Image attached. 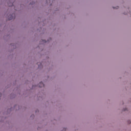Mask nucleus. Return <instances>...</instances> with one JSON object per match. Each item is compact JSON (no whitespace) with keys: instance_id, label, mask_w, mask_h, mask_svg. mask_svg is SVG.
<instances>
[{"instance_id":"f257e3e1","label":"nucleus","mask_w":131,"mask_h":131,"mask_svg":"<svg viewBox=\"0 0 131 131\" xmlns=\"http://www.w3.org/2000/svg\"><path fill=\"white\" fill-rule=\"evenodd\" d=\"M38 86L39 88H42L43 86H45V84H43V83H42V82H40L38 84Z\"/></svg>"},{"instance_id":"f03ea898","label":"nucleus","mask_w":131,"mask_h":131,"mask_svg":"<svg viewBox=\"0 0 131 131\" xmlns=\"http://www.w3.org/2000/svg\"><path fill=\"white\" fill-rule=\"evenodd\" d=\"M15 17H13L12 15H10V16H8L7 17V19H8V20H13V19H14Z\"/></svg>"},{"instance_id":"7ed1b4c3","label":"nucleus","mask_w":131,"mask_h":131,"mask_svg":"<svg viewBox=\"0 0 131 131\" xmlns=\"http://www.w3.org/2000/svg\"><path fill=\"white\" fill-rule=\"evenodd\" d=\"M9 7H12L13 6V4H11V5L8 4Z\"/></svg>"},{"instance_id":"20e7f679","label":"nucleus","mask_w":131,"mask_h":131,"mask_svg":"<svg viewBox=\"0 0 131 131\" xmlns=\"http://www.w3.org/2000/svg\"><path fill=\"white\" fill-rule=\"evenodd\" d=\"M118 8H119L118 6H117L116 7H113L114 9H118Z\"/></svg>"},{"instance_id":"39448f33","label":"nucleus","mask_w":131,"mask_h":131,"mask_svg":"<svg viewBox=\"0 0 131 131\" xmlns=\"http://www.w3.org/2000/svg\"><path fill=\"white\" fill-rule=\"evenodd\" d=\"M42 41L43 42H47V41H46V40H42Z\"/></svg>"},{"instance_id":"423d86ee","label":"nucleus","mask_w":131,"mask_h":131,"mask_svg":"<svg viewBox=\"0 0 131 131\" xmlns=\"http://www.w3.org/2000/svg\"><path fill=\"white\" fill-rule=\"evenodd\" d=\"M0 97H2V93H0Z\"/></svg>"},{"instance_id":"0eeeda50","label":"nucleus","mask_w":131,"mask_h":131,"mask_svg":"<svg viewBox=\"0 0 131 131\" xmlns=\"http://www.w3.org/2000/svg\"><path fill=\"white\" fill-rule=\"evenodd\" d=\"M126 108H125L124 109V111H126Z\"/></svg>"},{"instance_id":"6e6552de","label":"nucleus","mask_w":131,"mask_h":131,"mask_svg":"<svg viewBox=\"0 0 131 131\" xmlns=\"http://www.w3.org/2000/svg\"><path fill=\"white\" fill-rule=\"evenodd\" d=\"M40 65H41V63H40Z\"/></svg>"},{"instance_id":"1a4fd4ad","label":"nucleus","mask_w":131,"mask_h":131,"mask_svg":"<svg viewBox=\"0 0 131 131\" xmlns=\"http://www.w3.org/2000/svg\"><path fill=\"white\" fill-rule=\"evenodd\" d=\"M38 67H39V64H38Z\"/></svg>"}]
</instances>
